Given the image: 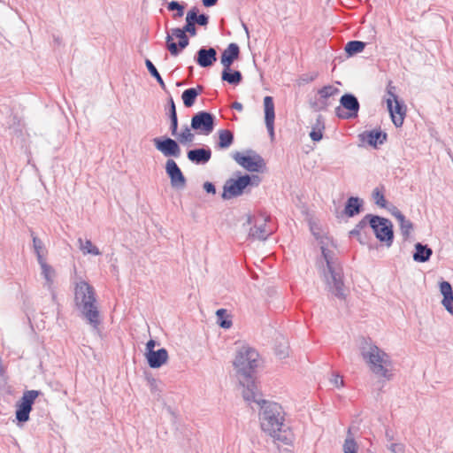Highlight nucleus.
I'll use <instances>...</instances> for the list:
<instances>
[{"label":"nucleus","mask_w":453,"mask_h":453,"mask_svg":"<svg viewBox=\"0 0 453 453\" xmlns=\"http://www.w3.org/2000/svg\"><path fill=\"white\" fill-rule=\"evenodd\" d=\"M311 231L319 242L321 257L316 266L329 290L340 298L345 296L342 280V270L337 261L335 246L330 237L317 225L311 224Z\"/></svg>","instance_id":"1"},{"label":"nucleus","mask_w":453,"mask_h":453,"mask_svg":"<svg viewBox=\"0 0 453 453\" xmlns=\"http://www.w3.org/2000/svg\"><path fill=\"white\" fill-rule=\"evenodd\" d=\"M258 353L254 349L243 346L237 351L234 361L239 384L242 388L243 399L249 404L260 403V393L251 376V372L258 365Z\"/></svg>","instance_id":"2"},{"label":"nucleus","mask_w":453,"mask_h":453,"mask_svg":"<svg viewBox=\"0 0 453 453\" xmlns=\"http://www.w3.org/2000/svg\"><path fill=\"white\" fill-rule=\"evenodd\" d=\"M254 403L261 406L259 419L262 430L273 437L274 441H280L286 445L291 444L294 436L289 426L285 423L281 406L273 402H266L261 397L260 403Z\"/></svg>","instance_id":"3"},{"label":"nucleus","mask_w":453,"mask_h":453,"mask_svg":"<svg viewBox=\"0 0 453 453\" xmlns=\"http://www.w3.org/2000/svg\"><path fill=\"white\" fill-rule=\"evenodd\" d=\"M74 303L83 319L95 331H99L101 315L94 288L85 280H80L74 288Z\"/></svg>","instance_id":"4"},{"label":"nucleus","mask_w":453,"mask_h":453,"mask_svg":"<svg viewBox=\"0 0 453 453\" xmlns=\"http://www.w3.org/2000/svg\"><path fill=\"white\" fill-rule=\"evenodd\" d=\"M359 351L362 358L374 375L387 380H391L392 361L388 354L371 340L366 339L361 341Z\"/></svg>","instance_id":"5"},{"label":"nucleus","mask_w":453,"mask_h":453,"mask_svg":"<svg viewBox=\"0 0 453 453\" xmlns=\"http://www.w3.org/2000/svg\"><path fill=\"white\" fill-rule=\"evenodd\" d=\"M187 34L190 35L191 36L196 35L192 32V30L187 29L186 24L181 28H172L170 33L167 34L165 38L166 48L172 56H178L181 50L185 49L189 44V40Z\"/></svg>","instance_id":"6"},{"label":"nucleus","mask_w":453,"mask_h":453,"mask_svg":"<svg viewBox=\"0 0 453 453\" xmlns=\"http://www.w3.org/2000/svg\"><path fill=\"white\" fill-rule=\"evenodd\" d=\"M366 218H369V224L376 237L380 242H385L388 246H390L394 237L391 221L371 214H367Z\"/></svg>","instance_id":"7"},{"label":"nucleus","mask_w":453,"mask_h":453,"mask_svg":"<svg viewBox=\"0 0 453 453\" xmlns=\"http://www.w3.org/2000/svg\"><path fill=\"white\" fill-rule=\"evenodd\" d=\"M395 88L389 83L386 101L391 119L395 126L399 127H402L406 111L405 106L398 100V96L395 95Z\"/></svg>","instance_id":"8"},{"label":"nucleus","mask_w":453,"mask_h":453,"mask_svg":"<svg viewBox=\"0 0 453 453\" xmlns=\"http://www.w3.org/2000/svg\"><path fill=\"white\" fill-rule=\"evenodd\" d=\"M232 157L239 165L249 172L258 173L265 166L263 157L252 150H248L245 154L236 151L232 154Z\"/></svg>","instance_id":"9"},{"label":"nucleus","mask_w":453,"mask_h":453,"mask_svg":"<svg viewBox=\"0 0 453 453\" xmlns=\"http://www.w3.org/2000/svg\"><path fill=\"white\" fill-rule=\"evenodd\" d=\"M268 217L260 214L258 216L247 217V223L249 225L253 224V226L250 229L249 237L252 240L265 241L272 234V229L267 227Z\"/></svg>","instance_id":"10"},{"label":"nucleus","mask_w":453,"mask_h":453,"mask_svg":"<svg viewBox=\"0 0 453 453\" xmlns=\"http://www.w3.org/2000/svg\"><path fill=\"white\" fill-rule=\"evenodd\" d=\"M251 177L249 175H243L238 179L227 180L223 187L222 198L224 200H229L240 196L243 194L244 189L251 184Z\"/></svg>","instance_id":"11"},{"label":"nucleus","mask_w":453,"mask_h":453,"mask_svg":"<svg viewBox=\"0 0 453 453\" xmlns=\"http://www.w3.org/2000/svg\"><path fill=\"white\" fill-rule=\"evenodd\" d=\"M41 395L38 390H27L23 393L20 401L17 403L16 418L19 422H26L29 419V413L35 400Z\"/></svg>","instance_id":"12"},{"label":"nucleus","mask_w":453,"mask_h":453,"mask_svg":"<svg viewBox=\"0 0 453 453\" xmlns=\"http://www.w3.org/2000/svg\"><path fill=\"white\" fill-rule=\"evenodd\" d=\"M341 106L335 109L336 115L341 119H351L357 116L359 103L352 94H345L340 99Z\"/></svg>","instance_id":"13"},{"label":"nucleus","mask_w":453,"mask_h":453,"mask_svg":"<svg viewBox=\"0 0 453 453\" xmlns=\"http://www.w3.org/2000/svg\"><path fill=\"white\" fill-rule=\"evenodd\" d=\"M191 128L203 134H210L214 129V116L206 111H199L192 117Z\"/></svg>","instance_id":"14"},{"label":"nucleus","mask_w":453,"mask_h":453,"mask_svg":"<svg viewBox=\"0 0 453 453\" xmlns=\"http://www.w3.org/2000/svg\"><path fill=\"white\" fill-rule=\"evenodd\" d=\"M152 142L155 148L166 157L178 158L181 155V150L179 143L172 138H154Z\"/></svg>","instance_id":"15"},{"label":"nucleus","mask_w":453,"mask_h":453,"mask_svg":"<svg viewBox=\"0 0 453 453\" xmlns=\"http://www.w3.org/2000/svg\"><path fill=\"white\" fill-rule=\"evenodd\" d=\"M165 172L170 178L173 188H183L186 186V178L173 159H167Z\"/></svg>","instance_id":"16"},{"label":"nucleus","mask_w":453,"mask_h":453,"mask_svg":"<svg viewBox=\"0 0 453 453\" xmlns=\"http://www.w3.org/2000/svg\"><path fill=\"white\" fill-rule=\"evenodd\" d=\"M340 93L339 88L328 85L320 88L318 92L319 98L314 104V107L319 110H326L329 105L332 104L330 98Z\"/></svg>","instance_id":"17"},{"label":"nucleus","mask_w":453,"mask_h":453,"mask_svg":"<svg viewBox=\"0 0 453 453\" xmlns=\"http://www.w3.org/2000/svg\"><path fill=\"white\" fill-rule=\"evenodd\" d=\"M186 25L187 29L192 30L193 33L196 35V25L205 27L209 22V17L205 14H199V10L197 7H192L186 15Z\"/></svg>","instance_id":"18"},{"label":"nucleus","mask_w":453,"mask_h":453,"mask_svg":"<svg viewBox=\"0 0 453 453\" xmlns=\"http://www.w3.org/2000/svg\"><path fill=\"white\" fill-rule=\"evenodd\" d=\"M264 111H265V122L267 131H268L271 138H273L275 112H274L273 99L270 96H266L264 98Z\"/></svg>","instance_id":"19"},{"label":"nucleus","mask_w":453,"mask_h":453,"mask_svg":"<svg viewBox=\"0 0 453 453\" xmlns=\"http://www.w3.org/2000/svg\"><path fill=\"white\" fill-rule=\"evenodd\" d=\"M148 365L150 368L157 369L167 363L169 355L165 349H160L150 353H145Z\"/></svg>","instance_id":"20"},{"label":"nucleus","mask_w":453,"mask_h":453,"mask_svg":"<svg viewBox=\"0 0 453 453\" xmlns=\"http://www.w3.org/2000/svg\"><path fill=\"white\" fill-rule=\"evenodd\" d=\"M196 60L201 67H209L217 60V51L214 48H201Z\"/></svg>","instance_id":"21"},{"label":"nucleus","mask_w":453,"mask_h":453,"mask_svg":"<svg viewBox=\"0 0 453 453\" xmlns=\"http://www.w3.org/2000/svg\"><path fill=\"white\" fill-rule=\"evenodd\" d=\"M359 139L363 142H366L372 147L382 144L386 140V134L379 130L365 131L359 134Z\"/></svg>","instance_id":"22"},{"label":"nucleus","mask_w":453,"mask_h":453,"mask_svg":"<svg viewBox=\"0 0 453 453\" xmlns=\"http://www.w3.org/2000/svg\"><path fill=\"white\" fill-rule=\"evenodd\" d=\"M240 53L239 46L236 43H230L221 55L220 62L224 69H230L233 62L238 58Z\"/></svg>","instance_id":"23"},{"label":"nucleus","mask_w":453,"mask_h":453,"mask_svg":"<svg viewBox=\"0 0 453 453\" xmlns=\"http://www.w3.org/2000/svg\"><path fill=\"white\" fill-rule=\"evenodd\" d=\"M391 213L396 219L400 226L402 235L404 240H407L413 229V224L395 207L393 208Z\"/></svg>","instance_id":"24"},{"label":"nucleus","mask_w":453,"mask_h":453,"mask_svg":"<svg viewBox=\"0 0 453 453\" xmlns=\"http://www.w3.org/2000/svg\"><path fill=\"white\" fill-rule=\"evenodd\" d=\"M440 292L443 296L442 305L453 316V292L451 285L448 281H441L440 283Z\"/></svg>","instance_id":"25"},{"label":"nucleus","mask_w":453,"mask_h":453,"mask_svg":"<svg viewBox=\"0 0 453 453\" xmlns=\"http://www.w3.org/2000/svg\"><path fill=\"white\" fill-rule=\"evenodd\" d=\"M211 157L210 149H195L188 151V158L196 164H205Z\"/></svg>","instance_id":"26"},{"label":"nucleus","mask_w":453,"mask_h":453,"mask_svg":"<svg viewBox=\"0 0 453 453\" xmlns=\"http://www.w3.org/2000/svg\"><path fill=\"white\" fill-rule=\"evenodd\" d=\"M433 250L427 245L420 242L415 244V252L413 254V260L419 263L426 262L430 259Z\"/></svg>","instance_id":"27"},{"label":"nucleus","mask_w":453,"mask_h":453,"mask_svg":"<svg viewBox=\"0 0 453 453\" xmlns=\"http://www.w3.org/2000/svg\"><path fill=\"white\" fill-rule=\"evenodd\" d=\"M364 201L356 196H350L346 203L344 213L348 217H354L361 211Z\"/></svg>","instance_id":"28"},{"label":"nucleus","mask_w":453,"mask_h":453,"mask_svg":"<svg viewBox=\"0 0 453 453\" xmlns=\"http://www.w3.org/2000/svg\"><path fill=\"white\" fill-rule=\"evenodd\" d=\"M42 268V274L45 279V286L52 292L53 283L55 279L54 269L46 263V260L38 262Z\"/></svg>","instance_id":"29"},{"label":"nucleus","mask_w":453,"mask_h":453,"mask_svg":"<svg viewBox=\"0 0 453 453\" xmlns=\"http://www.w3.org/2000/svg\"><path fill=\"white\" fill-rule=\"evenodd\" d=\"M203 91L202 86H197L196 88H191L183 91L181 98L186 107H191L197 97L199 92Z\"/></svg>","instance_id":"30"},{"label":"nucleus","mask_w":453,"mask_h":453,"mask_svg":"<svg viewBox=\"0 0 453 453\" xmlns=\"http://www.w3.org/2000/svg\"><path fill=\"white\" fill-rule=\"evenodd\" d=\"M234 142L233 133L226 129H220L219 131V143L218 146L219 149H227L229 148Z\"/></svg>","instance_id":"31"},{"label":"nucleus","mask_w":453,"mask_h":453,"mask_svg":"<svg viewBox=\"0 0 453 453\" xmlns=\"http://www.w3.org/2000/svg\"><path fill=\"white\" fill-rule=\"evenodd\" d=\"M78 243L79 249L81 250L83 255L91 254L94 256H98L101 254L98 248L95 246L89 240L83 241L81 238H79Z\"/></svg>","instance_id":"32"},{"label":"nucleus","mask_w":453,"mask_h":453,"mask_svg":"<svg viewBox=\"0 0 453 453\" xmlns=\"http://www.w3.org/2000/svg\"><path fill=\"white\" fill-rule=\"evenodd\" d=\"M169 118L171 120V134L172 135H177V130H178V117L176 112V107L174 101L172 97L169 99Z\"/></svg>","instance_id":"33"},{"label":"nucleus","mask_w":453,"mask_h":453,"mask_svg":"<svg viewBox=\"0 0 453 453\" xmlns=\"http://www.w3.org/2000/svg\"><path fill=\"white\" fill-rule=\"evenodd\" d=\"M221 78L223 81H227L230 84L237 85L241 82L242 77L239 71L230 73V69H224Z\"/></svg>","instance_id":"34"},{"label":"nucleus","mask_w":453,"mask_h":453,"mask_svg":"<svg viewBox=\"0 0 453 453\" xmlns=\"http://www.w3.org/2000/svg\"><path fill=\"white\" fill-rule=\"evenodd\" d=\"M33 247L37 257V261L41 262L45 260L46 250L43 242L37 236L33 234Z\"/></svg>","instance_id":"35"},{"label":"nucleus","mask_w":453,"mask_h":453,"mask_svg":"<svg viewBox=\"0 0 453 453\" xmlns=\"http://www.w3.org/2000/svg\"><path fill=\"white\" fill-rule=\"evenodd\" d=\"M324 129V123L321 118L317 119L316 124L312 127V130L310 133V137L314 142H319L323 137L322 130Z\"/></svg>","instance_id":"36"},{"label":"nucleus","mask_w":453,"mask_h":453,"mask_svg":"<svg viewBox=\"0 0 453 453\" xmlns=\"http://www.w3.org/2000/svg\"><path fill=\"white\" fill-rule=\"evenodd\" d=\"M179 142L182 144L191 143L195 139V134L191 132V127L185 126L180 134L175 135Z\"/></svg>","instance_id":"37"},{"label":"nucleus","mask_w":453,"mask_h":453,"mask_svg":"<svg viewBox=\"0 0 453 453\" xmlns=\"http://www.w3.org/2000/svg\"><path fill=\"white\" fill-rule=\"evenodd\" d=\"M365 47V43L360 41H350L345 46V51L352 56L354 54L362 52Z\"/></svg>","instance_id":"38"},{"label":"nucleus","mask_w":453,"mask_h":453,"mask_svg":"<svg viewBox=\"0 0 453 453\" xmlns=\"http://www.w3.org/2000/svg\"><path fill=\"white\" fill-rule=\"evenodd\" d=\"M217 323L222 328L228 329L232 326V321L228 319L226 310L219 309L216 311Z\"/></svg>","instance_id":"39"},{"label":"nucleus","mask_w":453,"mask_h":453,"mask_svg":"<svg viewBox=\"0 0 453 453\" xmlns=\"http://www.w3.org/2000/svg\"><path fill=\"white\" fill-rule=\"evenodd\" d=\"M167 9L169 11H176V13L173 14V19L181 18L184 14V5L180 4L177 1H172L168 3Z\"/></svg>","instance_id":"40"},{"label":"nucleus","mask_w":453,"mask_h":453,"mask_svg":"<svg viewBox=\"0 0 453 453\" xmlns=\"http://www.w3.org/2000/svg\"><path fill=\"white\" fill-rule=\"evenodd\" d=\"M343 453H357V445L352 437H347L343 443Z\"/></svg>","instance_id":"41"},{"label":"nucleus","mask_w":453,"mask_h":453,"mask_svg":"<svg viewBox=\"0 0 453 453\" xmlns=\"http://www.w3.org/2000/svg\"><path fill=\"white\" fill-rule=\"evenodd\" d=\"M372 198L375 202V203L381 207V208H385L386 207V203H387V201L384 197V195L383 193L380 190L379 188H376L373 191H372Z\"/></svg>","instance_id":"42"},{"label":"nucleus","mask_w":453,"mask_h":453,"mask_svg":"<svg viewBox=\"0 0 453 453\" xmlns=\"http://www.w3.org/2000/svg\"><path fill=\"white\" fill-rule=\"evenodd\" d=\"M387 448L390 453H405V446L401 442L392 441L388 443Z\"/></svg>","instance_id":"43"},{"label":"nucleus","mask_w":453,"mask_h":453,"mask_svg":"<svg viewBox=\"0 0 453 453\" xmlns=\"http://www.w3.org/2000/svg\"><path fill=\"white\" fill-rule=\"evenodd\" d=\"M283 342L276 349V354L280 358H284L288 355V342L282 339Z\"/></svg>","instance_id":"44"},{"label":"nucleus","mask_w":453,"mask_h":453,"mask_svg":"<svg viewBox=\"0 0 453 453\" xmlns=\"http://www.w3.org/2000/svg\"><path fill=\"white\" fill-rule=\"evenodd\" d=\"M145 65L151 76H153L156 80H157L158 77H161L157 68L150 59L145 60Z\"/></svg>","instance_id":"45"},{"label":"nucleus","mask_w":453,"mask_h":453,"mask_svg":"<svg viewBox=\"0 0 453 453\" xmlns=\"http://www.w3.org/2000/svg\"><path fill=\"white\" fill-rule=\"evenodd\" d=\"M203 189L210 194L215 195L216 194V188L213 183L206 181L203 183Z\"/></svg>","instance_id":"46"},{"label":"nucleus","mask_w":453,"mask_h":453,"mask_svg":"<svg viewBox=\"0 0 453 453\" xmlns=\"http://www.w3.org/2000/svg\"><path fill=\"white\" fill-rule=\"evenodd\" d=\"M157 345V342L156 341L154 340H150L147 343H146V347H145V349H146V352L145 353H150V352H153L155 351L154 350V348L156 347Z\"/></svg>","instance_id":"47"},{"label":"nucleus","mask_w":453,"mask_h":453,"mask_svg":"<svg viewBox=\"0 0 453 453\" xmlns=\"http://www.w3.org/2000/svg\"><path fill=\"white\" fill-rule=\"evenodd\" d=\"M331 381L337 388L342 387L343 385V379L339 375H335Z\"/></svg>","instance_id":"48"},{"label":"nucleus","mask_w":453,"mask_h":453,"mask_svg":"<svg viewBox=\"0 0 453 453\" xmlns=\"http://www.w3.org/2000/svg\"><path fill=\"white\" fill-rule=\"evenodd\" d=\"M218 0H203V4L205 7H211L217 4Z\"/></svg>","instance_id":"49"},{"label":"nucleus","mask_w":453,"mask_h":453,"mask_svg":"<svg viewBox=\"0 0 453 453\" xmlns=\"http://www.w3.org/2000/svg\"><path fill=\"white\" fill-rule=\"evenodd\" d=\"M369 223V218H366V216L357 225V228H362L365 226Z\"/></svg>","instance_id":"50"},{"label":"nucleus","mask_w":453,"mask_h":453,"mask_svg":"<svg viewBox=\"0 0 453 453\" xmlns=\"http://www.w3.org/2000/svg\"><path fill=\"white\" fill-rule=\"evenodd\" d=\"M232 107L239 111H242V104L239 102L233 103Z\"/></svg>","instance_id":"51"},{"label":"nucleus","mask_w":453,"mask_h":453,"mask_svg":"<svg viewBox=\"0 0 453 453\" xmlns=\"http://www.w3.org/2000/svg\"><path fill=\"white\" fill-rule=\"evenodd\" d=\"M157 81L159 83L160 87L165 89V84L162 79V77H158V79L157 80Z\"/></svg>","instance_id":"52"},{"label":"nucleus","mask_w":453,"mask_h":453,"mask_svg":"<svg viewBox=\"0 0 453 453\" xmlns=\"http://www.w3.org/2000/svg\"><path fill=\"white\" fill-rule=\"evenodd\" d=\"M386 437H387V439H388V443H390V442L394 441V440H393V436H392L391 434H389V433H388V432H387V433H386Z\"/></svg>","instance_id":"53"},{"label":"nucleus","mask_w":453,"mask_h":453,"mask_svg":"<svg viewBox=\"0 0 453 453\" xmlns=\"http://www.w3.org/2000/svg\"><path fill=\"white\" fill-rule=\"evenodd\" d=\"M357 232H358V230L355 229V230L351 231L350 234H357Z\"/></svg>","instance_id":"54"},{"label":"nucleus","mask_w":453,"mask_h":453,"mask_svg":"<svg viewBox=\"0 0 453 453\" xmlns=\"http://www.w3.org/2000/svg\"><path fill=\"white\" fill-rule=\"evenodd\" d=\"M243 26H244V29L248 32L247 27L245 25H243Z\"/></svg>","instance_id":"55"}]
</instances>
